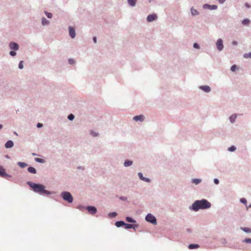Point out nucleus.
I'll return each mask as SVG.
<instances>
[{"mask_svg": "<svg viewBox=\"0 0 251 251\" xmlns=\"http://www.w3.org/2000/svg\"><path fill=\"white\" fill-rule=\"evenodd\" d=\"M211 203L207 200L203 199L201 201H196L192 205V209L198 211L200 209H207L210 208Z\"/></svg>", "mask_w": 251, "mask_h": 251, "instance_id": "1", "label": "nucleus"}, {"mask_svg": "<svg viewBox=\"0 0 251 251\" xmlns=\"http://www.w3.org/2000/svg\"><path fill=\"white\" fill-rule=\"evenodd\" d=\"M27 184L31 187L33 191L41 194L50 195L51 193L45 189V186L42 184H36L30 181L27 182Z\"/></svg>", "mask_w": 251, "mask_h": 251, "instance_id": "2", "label": "nucleus"}, {"mask_svg": "<svg viewBox=\"0 0 251 251\" xmlns=\"http://www.w3.org/2000/svg\"><path fill=\"white\" fill-rule=\"evenodd\" d=\"M61 196L62 197V198L64 200L67 201L68 202L71 203L73 202V198L69 192H62L61 194Z\"/></svg>", "mask_w": 251, "mask_h": 251, "instance_id": "3", "label": "nucleus"}, {"mask_svg": "<svg viewBox=\"0 0 251 251\" xmlns=\"http://www.w3.org/2000/svg\"><path fill=\"white\" fill-rule=\"evenodd\" d=\"M146 220L152 224H156V220L154 216L151 214H148L146 217Z\"/></svg>", "mask_w": 251, "mask_h": 251, "instance_id": "4", "label": "nucleus"}, {"mask_svg": "<svg viewBox=\"0 0 251 251\" xmlns=\"http://www.w3.org/2000/svg\"><path fill=\"white\" fill-rule=\"evenodd\" d=\"M216 46L219 50H223L224 46L223 45V41L221 39L218 40L216 43Z\"/></svg>", "mask_w": 251, "mask_h": 251, "instance_id": "5", "label": "nucleus"}, {"mask_svg": "<svg viewBox=\"0 0 251 251\" xmlns=\"http://www.w3.org/2000/svg\"><path fill=\"white\" fill-rule=\"evenodd\" d=\"M87 209L88 212L92 214H94L97 212V209L94 206H89L87 207Z\"/></svg>", "mask_w": 251, "mask_h": 251, "instance_id": "6", "label": "nucleus"}, {"mask_svg": "<svg viewBox=\"0 0 251 251\" xmlns=\"http://www.w3.org/2000/svg\"><path fill=\"white\" fill-rule=\"evenodd\" d=\"M9 47L11 49L17 50L19 49V45L14 42H10L9 43Z\"/></svg>", "mask_w": 251, "mask_h": 251, "instance_id": "7", "label": "nucleus"}, {"mask_svg": "<svg viewBox=\"0 0 251 251\" xmlns=\"http://www.w3.org/2000/svg\"><path fill=\"white\" fill-rule=\"evenodd\" d=\"M69 29L70 36L71 37V38H74L75 36V32L74 28L73 27H72V26H69Z\"/></svg>", "mask_w": 251, "mask_h": 251, "instance_id": "8", "label": "nucleus"}, {"mask_svg": "<svg viewBox=\"0 0 251 251\" xmlns=\"http://www.w3.org/2000/svg\"><path fill=\"white\" fill-rule=\"evenodd\" d=\"M204 8H208L210 10H214L217 8V6L216 5H209L208 4H205L203 5Z\"/></svg>", "mask_w": 251, "mask_h": 251, "instance_id": "9", "label": "nucleus"}, {"mask_svg": "<svg viewBox=\"0 0 251 251\" xmlns=\"http://www.w3.org/2000/svg\"><path fill=\"white\" fill-rule=\"evenodd\" d=\"M157 18V16L155 14H151L148 16L147 21L148 22H152L155 20Z\"/></svg>", "mask_w": 251, "mask_h": 251, "instance_id": "10", "label": "nucleus"}, {"mask_svg": "<svg viewBox=\"0 0 251 251\" xmlns=\"http://www.w3.org/2000/svg\"><path fill=\"white\" fill-rule=\"evenodd\" d=\"M144 116L143 115H140L138 116H136L133 117V119L136 121H143L144 120Z\"/></svg>", "mask_w": 251, "mask_h": 251, "instance_id": "11", "label": "nucleus"}, {"mask_svg": "<svg viewBox=\"0 0 251 251\" xmlns=\"http://www.w3.org/2000/svg\"><path fill=\"white\" fill-rule=\"evenodd\" d=\"M138 175L139 178L141 180H142L144 181L147 182H150V179L149 178L144 177L143 176V174L141 173H139Z\"/></svg>", "mask_w": 251, "mask_h": 251, "instance_id": "12", "label": "nucleus"}, {"mask_svg": "<svg viewBox=\"0 0 251 251\" xmlns=\"http://www.w3.org/2000/svg\"><path fill=\"white\" fill-rule=\"evenodd\" d=\"M14 146V143L11 140L8 141L5 144V147L6 148H10Z\"/></svg>", "mask_w": 251, "mask_h": 251, "instance_id": "13", "label": "nucleus"}, {"mask_svg": "<svg viewBox=\"0 0 251 251\" xmlns=\"http://www.w3.org/2000/svg\"><path fill=\"white\" fill-rule=\"evenodd\" d=\"M200 88L206 92H209L211 90L210 87L207 85L201 86L200 87Z\"/></svg>", "mask_w": 251, "mask_h": 251, "instance_id": "14", "label": "nucleus"}, {"mask_svg": "<svg viewBox=\"0 0 251 251\" xmlns=\"http://www.w3.org/2000/svg\"><path fill=\"white\" fill-rule=\"evenodd\" d=\"M7 176L5 173V170L1 167L0 166V176L2 177H5Z\"/></svg>", "mask_w": 251, "mask_h": 251, "instance_id": "15", "label": "nucleus"}, {"mask_svg": "<svg viewBox=\"0 0 251 251\" xmlns=\"http://www.w3.org/2000/svg\"><path fill=\"white\" fill-rule=\"evenodd\" d=\"M27 170L29 173H32V174H35L36 173V169L32 167H28L27 169Z\"/></svg>", "mask_w": 251, "mask_h": 251, "instance_id": "16", "label": "nucleus"}, {"mask_svg": "<svg viewBox=\"0 0 251 251\" xmlns=\"http://www.w3.org/2000/svg\"><path fill=\"white\" fill-rule=\"evenodd\" d=\"M191 12L192 15L193 16L197 15L199 14L198 11L196 9H194L193 7L191 8Z\"/></svg>", "mask_w": 251, "mask_h": 251, "instance_id": "17", "label": "nucleus"}, {"mask_svg": "<svg viewBox=\"0 0 251 251\" xmlns=\"http://www.w3.org/2000/svg\"><path fill=\"white\" fill-rule=\"evenodd\" d=\"M115 225L117 227H120L122 226H124L125 223L123 221H118L115 223Z\"/></svg>", "mask_w": 251, "mask_h": 251, "instance_id": "18", "label": "nucleus"}, {"mask_svg": "<svg viewBox=\"0 0 251 251\" xmlns=\"http://www.w3.org/2000/svg\"><path fill=\"white\" fill-rule=\"evenodd\" d=\"M199 246L197 244H190L189 245V249H197L198 248Z\"/></svg>", "mask_w": 251, "mask_h": 251, "instance_id": "19", "label": "nucleus"}, {"mask_svg": "<svg viewBox=\"0 0 251 251\" xmlns=\"http://www.w3.org/2000/svg\"><path fill=\"white\" fill-rule=\"evenodd\" d=\"M129 4L132 6L135 5L137 0H127Z\"/></svg>", "mask_w": 251, "mask_h": 251, "instance_id": "20", "label": "nucleus"}, {"mask_svg": "<svg viewBox=\"0 0 251 251\" xmlns=\"http://www.w3.org/2000/svg\"><path fill=\"white\" fill-rule=\"evenodd\" d=\"M237 117V116L236 114H233L230 117L229 119L231 123H234L235 122V120Z\"/></svg>", "mask_w": 251, "mask_h": 251, "instance_id": "21", "label": "nucleus"}, {"mask_svg": "<svg viewBox=\"0 0 251 251\" xmlns=\"http://www.w3.org/2000/svg\"><path fill=\"white\" fill-rule=\"evenodd\" d=\"M49 22L45 18H43L42 19V24L43 25L49 24Z\"/></svg>", "mask_w": 251, "mask_h": 251, "instance_id": "22", "label": "nucleus"}, {"mask_svg": "<svg viewBox=\"0 0 251 251\" xmlns=\"http://www.w3.org/2000/svg\"><path fill=\"white\" fill-rule=\"evenodd\" d=\"M132 164V162L131 161L126 160V161H125V162L124 163V165L125 167H128V166L131 165Z\"/></svg>", "mask_w": 251, "mask_h": 251, "instance_id": "23", "label": "nucleus"}, {"mask_svg": "<svg viewBox=\"0 0 251 251\" xmlns=\"http://www.w3.org/2000/svg\"><path fill=\"white\" fill-rule=\"evenodd\" d=\"M125 228L126 229L132 228H134V226L131 224H126L125 223Z\"/></svg>", "mask_w": 251, "mask_h": 251, "instance_id": "24", "label": "nucleus"}, {"mask_svg": "<svg viewBox=\"0 0 251 251\" xmlns=\"http://www.w3.org/2000/svg\"><path fill=\"white\" fill-rule=\"evenodd\" d=\"M126 221L129 223H135L136 222V221L135 220H133L131 218L129 217H127L126 218Z\"/></svg>", "mask_w": 251, "mask_h": 251, "instance_id": "25", "label": "nucleus"}, {"mask_svg": "<svg viewBox=\"0 0 251 251\" xmlns=\"http://www.w3.org/2000/svg\"><path fill=\"white\" fill-rule=\"evenodd\" d=\"M242 23L244 25H248L250 23V20L248 19H244L242 21Z\"/></svg>", "mask_w": 251, "mask_h": 251, "instance_id": "26", "label": "nucleus"}, {"mask_svg": "<svg viewBox=\"0 0 251 251\" xmlns=\"http://www.w3.org/2000/svg\"><path fill=\"white\" fill-rule=\"evenodd\" d=\"M193 183L198 184L200 183L201 182V179H194L192 180Z\"/></svg>", "mask_w": 251, "mask_h": 251, "instance_id": "27", "label": "nucleus"}, {"mask_svg": "<svg viewBox=\"0 0 251 251\" xmlns=\"http://www.w3.org/2000/svg\"><path fill=\"white\" fill-rule=\"evenodd\" d=\"M18 164L19 165V166H20L22 168H24L27 166V164L24 162H18Z\"/></svg>", "mask_w": 251, "mask_h": 251, "instance_id": "28", "label": "nucleus"}, {"mask_svg": "<svg viewBox=\"0 0 251 251\" xmlns=\"http://www.w3.org/2000/svg\"><path fill=\"white\" fill-rule=\"evenodd\" d=\"M246 232L251 233V228L248 227H244L242 228Z\"/></svg>", "mask_w": 251, "mask_h": 251, "instance_id": "29", "label": "nucleus"}, {"mask_svg": "<svg viewBox=\"0 0 251 251\" xmlns=\"http://www.w3.org/2000/svg\"><path fill=\"white\" fill-rule=\"evenodd\" d=\"M45 13L46 16L48 17V18H51L52 17V15L51 13L48 12L47 11H45Z\"/></svg>", "mask_w": 251, "mask_h": 251, "instance_id": "30", "label": "nucleus"}, {"mask_svg": "<svg viewBox=\"0 0 251 251\" xmlns=\"http://www.w3.org/2000/svg\"><path fill=\"white\" fill-rule=\"evenodd\" d=\"M235 150H236V147L233 146L229 147L228 149V150L230 151H235Z\"/></svg>", "mask_w": 251, "mask_h": 251, "instance_id": "31", "label": "nucleus"}, {"mask_svg": "<svg viewBox=\"0 0 251 251\" xmlns=\"http://www.w3.org/2000/svg\"><path fill=\"white\" fill-rule=\"evenodd\" d=\"M117 215V213L116 212H112L109 214V216L111 217H115Z\"/></svg>", "mask_w": 251, "mask_h": 251, "instance_id": "32", "label": "nucleus"}, {"mask_svg": "<svg viewBox=\"0 0 251 251\" xmlns=\"http://www.w3.org/2000/svg\"><path fill=\"white\" fill-rule=\"evenodd\" d=\"M74 115H73L72 114H70L69 116H68V119L70 120H73L74 119Z\"/></svg>", "mask_w": 251, "mask_h": 251, "instance_id": "33", "label": "nucleus"}, {"mask_svg": "<svg viewBox=\"0 0 251 251\" xmlns=\"http://www.w3.org/2000/svg\"><path fill=\"white\" fill-rule=\"evenodd\" d=\"M244 57L245 58H248L250 57L251 58V52L250 53H246L244 55Z\"/></svg>", "mask_w": 251, "mask_h": 251, "instance_id": "34", "label": "nucleus"}, {"mask_svg": "<svg viewBox=\"0 0 251 251\" xmlns=\"http://www.w3.org/2000/svg\"><path fill=\"white\" fill-rule=\"evenodd\" d=\"M23 61H21L20 62L19 65V68L21 69H23L24 66L23 65Z\"/></svg>", "mask_w": 251, "mask_h": 251, "instance_id": "35", "label": "nucleus"}, {"mask_svg": "<svg viewBox=\"0 0 251 251\" xmlns=\"http://www.w3.org/2000/svg\"><path fill=\"white\" fill-rule=\"evenodd\" d=\"M240 201L243 203H244V204H246L247 203V201L245 199V198H242L240 199Z\"/></svg>", "mask_w": 251, "mask_h": 251, "instance_id": "36", "label": "nucleus"}, {"mask_svg": "<svg viewBox=\"0 0 251 251\" xmlns=\"http://www.w3.org/2000/svg\"><path fill=\"white\" fill-rule=\"evenodd\" d=\"M236 69V66L235 65H233V66H231V71H232V72H234L235 71Z\"/></svg>", "mask_w": 251, "mask_h": 251, "instance_id": "37", "label": "nucleus"}, {"mask_svg": "<svg viewBox=\"0 0 251 251\" xmlns=\"http://www.w3.org/2000/svg\"><path fill=\"white\" fill-rule=\"evenodd\" d=\"M10 54L11 55V56H15L16 54V52L14 51H11L10 52Z\"/></svg>", "mask_w": 251, "mask_h": 251, "instance_id": "38", "label": "nucleus"}, {"mask_svg": "<svg viewBox=\"0 0 251 251\" xmlns=\"http://www.w3.org/2000/svg\"><path fill=\"white\" fill-rule=\"evenodd\" d=\"M69 63L71 64H73L74 63H75V61L73 59H70L69 60Z\"/></svg>", "mask_w": 251, "mask_h": 251, "instance_id": "39", "label": "nucleus"}, {"mask_svg": "<svg viewBox=\"0 0 251 251\" xmlns=\"http://www.w3.org/2000/svg\"><path fill=\"white\" fill-rule=\"evenodd\" d=\"M245 242L248 243H251V239H246Z\"/></svg>", "mask_w": 251, "mask_h": 251, "instance_id": "40", "label": "nucleus"}, {"mask_svg": "<svg viewBox=\"0 0 251 251\" xmlns=\"http://www.w3.org/2000/svg\"><path fill=\"white\" fill-rule=\"evenodd\" d=\"M35 160L37 161V162H42V159H41V158H35Z\"/></svg>", "mask_w": 251, "mask_h": 251, "instance_id": "41", "label": "nucleus"}, {"mask_svg": "<svg viewBox=\"0 0 251 251\" xmlns=\"http://www.w3.org/2000/svg\"><path fill=\"white\" fill-rule=\"evenodd\" d=\"M214 181L216 184H218L219 183V180L217 178H215Z\"/></svg>", "mask_w": 251, "mask_h": 251, "instance_id": "42", "label": "nucleus"}, {"mask_svg": "<svg viewBox=\"0 0 251 251\" xmlns=\"http://www.w3.org/2000/svg\"><path fill=\"white\" fill-rule=\"evenodd\" d=\"M194 47L195 48H196V49H199V46L198 44H197V43H195V44H194Z\"/></svg>", "mask_w": 251, "mask_h": 251, "instance_id": "43", "label": "nucleus"}, {"mask_svg": "<svg viewBox=\"0 0 251 251\" xmlns=\"http://www.w3.org/2000/svg\"><path fill=\"white\" fill-rule=\"evenodd\" d=\"M37 126L38 127H39H39H42V126H43V125H42V124H41V123H38V124H37Z\"/></svg>", "mask_w": 251, "mask_h": 251, "instance_id": "44", "label": "nucleus"}, {"mask_svg": "<svg viewBox=\"0 0 251 251\" xmlns=\"http://www.w3.org/2000/svg\"><path fill=\"white\" fill-rule=\"evenodd\" d=\"M91 134L94 136H96L98 135V134L97 133H95L94 132H91Z\"/></svg>", "mask_w": 251, "mask_h": 251, "instance_id": "45", "label": "nucleus"}, {"mask_svg": "<svg viewBox=\"0 0 251 251\" xmlns=\"http://www.w3.org/2000/svg\"><path fill=\"white\" fill-rule=\"evenodd\" d=\"M226 1V0H219V1L220 3H224L225 1Z\"/></svg>", "mask_w": 251, "mask_h": 251, "instance_id": "46", "label": "nucleus"}, {"mask_svg": "<svg viewBox=\"0 0 251 251\" xmlns=\"http://www.w3.org/2000/svg\"><path fill=\"white\" fill-rule=\"evenodd\" d=\"M93 41L96 43L97 42V38L96 37H93Z\"/></svg>", "mask_w": 251, "mask_h": 251, "instance_id": "47", "label": "nucleus"}, {"mask_svg": "<svg viewBox=\"0 0 251 251\" xmlns=\"http://www.w3.org/2000/svg\"><path fill=\"white\" fill-rule=\"evenodd\" d=\"M233 45H236L237 44V42H233Z\"/></svg>", "mask_w": 251, "mask_h": 251, "instance_id": "48", "label": "nucleus"}, {"mask_svg": "<svg viewBox=\"0 0 251 251\" xmlns=\"http://www.w3.org/2000/svg\"><path fill=\"white\" fill-rule=\"evenodd\" d=\"M2 127V125H0V129H1Z\"/></svg>", "mask_w": 251, "mask_h": 251, "instance_id": "49", "label": "nucleus"}, {"mask_svg": "<svg viewBox=\"0 0 251 251\" xmlns=\"http://www.w3.org/2000/svg\"><path fill=\"white\" fill-rule=\"evenodd\" d=\"M33 155H35L36 154L35 153H32Z\"/></svg>", "mask_w": 251, "mask_h": 251, "instance_id": "50", "label": "nucleus"}]
</instances>
